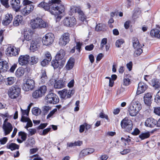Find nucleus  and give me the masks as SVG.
<instances>
[{
  "label": "nucleus",
  "mask_w": 160,
  "mask_h": 160,
  "mask_svg": "<svg viewBox=\"0 0 160 160\" xmlns=\"http://www.w3.org/2000/svg\"><path fill=\"white\" fill-rule=\"evenodd\" d=\"M38 6L54 16L56 22L59 21L62 17V15L65 13V6L60 0H51L48 2L43 1Z\"/></svg>",
  "instance_id": "nucleus-1"
},
{
  "label": "nucleus",
  "mask_w": 160,
  "mask_h": 160,
  "mask_svg": "<svg viewBox=\"0 0 160 160\" xmlns=\"http://www.w3.org/2000/svg\"><path fill=\"white\" fill-rule=\"evenodd\" d=\"M142 108L140 103L137 101L133 100L128 106V112L129 115L132 117L136 116Z\"/></svg>",
  "instance_id": "nucleus-2"
},
{
  "label": "nucleus",
  "mask_w": 160,
  "mask_h": 160,
  "mask_svg": "<svg viewBox=\"0 0 160 160\" xmlns=\"http://www.w3.org/2000/svg\"><path fill=\"white\" fill-rule=\"evenodd\" d=\"M32 2L28 0H23L22 2L23 7L19 10L21 14L26 16L30 13L33 10L34 6L31 4Z\"/></svg>",
  "instance_id": "nucleus-3"
},
{
  "label": "nucleus",
  "mask_w": 160,
  "mask_h": 160,
  "mask_svg": "<svg viewBox=\"0 0 160 160\" xmlns=\"http://www.w3.org/2000/svg\"><path fill=\"white\" fill-rule=\"evenodd\" d=\"M30 24L32 28L35 29L45 28L48 26V23L40 18H35L31 20Z\"/></svg>",
  "instance_id": "nucleus-4"
},
{
  "label": "nucleus",
  "mask_w": 160,
  "mask_h": 160,
  "mask_svg": "<svg viewBox=\"0 0 160 160\" xmlns=\"http://www.w3.org/2000/svg\"><path fill=\"white\" fill-rule=\"evenodd\" d=\"M35 82L34 80L31 78L24 80L22 86V89L25 92L32 90L35 87Z\"/></svg>",
  "instance_id": "nucleus-5"
},
{
  "label": "nucleus",
  "mask_w": 160,
  "mask_h": 160,
  "mask_svg": "<svg viewBox=\"0 0 160 160\" xmlns=\"http://www.w3.org/2000/svg\"><path fill=\"white\" fill-rule=\"evenodd\" d=\"M8 93L10 98L16 99L21 94V89L17 86H13L9 88Z\"/></svg>",
  "instance_id": "nucleus-6"
},
{
  "label": "nucleus",
  "mask_w": 160,
  "mask_h": 160,
  "mask_svg": "<svg viewBox=\"0 0 160 160\" xmlns=\"http://www.w3.org/2000/svg\"><path fill=\"white\" fill-rule=\"evenodd\" d=\"M50 83L53 85L54 88L57 89H61L65 87L66 81L64 79H55L52 78L50 80Z\"/></svg>",
  "instance_id": "nucleus-7"
},
{
  "label": "nucleus",
  "mask_w": 160,
  "mask_h": 160,
  "mask_svg": "<svg viewBox=\"0 0 160 160\" xmlns=\"http://www.w3.org/2000/svg\"><path fill=\"white\" fill-rule=\"evenodd\" d=\"M54 39V34L52 33H48L46 34L42 38V42L43 45L49 46L53 43Z\"/></svg>",
  "instance_id": "nucleus-8"
},
{
  "label": "nucleus",
  "mask_w": 160,
  "mask_h": 160,
  "mask_svg": "<svg viewBox=\"0 0 160 160\" xmlns=\"http://www.w3.org/2000/svg\"><path fill=\"white\" fill-rule=\"evenodd\" d=\"M133 46L135 49L134 51V56H138L142 52V50L141 48L142 47L139 43L138 39L136 38H133Z\"/></svg>",
  "instance_id": "nucleus-9"
},
{
  "label": "nucleus",
  "mask_w": 160,
  "mask_h": 160,
  "mask_svg": "<svg viewBox=\"0 0 160 160\" xmlns=\"http://www.w3.org/2000/svg\"><path fill=\"white\" fill-rule=\"evenodd\" d=\"M20 52V49L14 46H9L6 49L5 53L8 56L14 57L18 56Z\"/></svg>",
  "instance_id": "nucleus-10"
},
{
  "label": "nucleus",
  "mask_w": 160,
  "mask_h": 160,
  "mask_svg": "<svg viewBox=\"0 0 160 160\" xmlns=\"http://www.w3.org/2000/svg\"><path fill=\"white\" fill-rule=\"evenodd\" d=\"M45 99L48 103L55 104L59 102L58 96L55 93H50L48 94L45 97Z\"/></svg>",
  "instance_id": "nucleus-11"
},
{
  "label": "nucleus",
  "mask_w": 160,
  "mask_h": 160,
  "mask_svg": "<svg viewBox=\"0 0 160 160\" xmlns=\"http://www.w3.org/2000/svg\"><path fill=\"white\" fill-rule=\"evenodd\" d=\"M121 125L122 128L125 129L127 131L131 130L133 127L132 122L127 118H125L121 121Z\"/></svg>",
  "instance_id": "nucleus-12"
},
{
  "label": "nucleus",
  "mask_w": 160,
  "mask_h": 160,
  "mask_svg": "<svg viewBox=\"0 0 160 160\" xmlns=\"http://www.w3.org/2000/svg\"><path fill=\"white\" fill-rule=\"evenodd\" d=\"M62 24L67 27H72L76 24V20L73 17H67L63 20Z\"/></svg>",
  "instance_id": "nucleus-13"
},
{
  "label": "nucleus",
  "mask_w": 160,
  "mask_h": 160,
  "mask_svg": "<svg viewBox=\"0 0 160 160\" xmlns=\"http://www.w3.org/2000/svg\"><path fill=\"white\" fill-rule=\"evenodd\" d=\"M74 93V90H68L65 89L59 91L58 92L60 97L63 99L70 98Z\"/></svg>",
  "instance_id": "nucleus-14"
},
{
  "label": "nucleus",
  "mask_w": 160,
  "mask_h": 160,
  "mask_svg": "<svg viewBox=\"0 0 160 160\" xmlns=\"http://www.w3.org/2000/svg\"><path fill=\"white\" fill-rule=\"evenodd\" d=\"M70 41V35L68 33H65L61 36L59 40V44L61 46H65Z\"/></svg>",
  "instance_id": "nucleus-15"
},
{
  "label": "nucleus",
  "mask_w": 160,
  "mask_h": 160,
  "mask_svg": "<svg viewBox=\"0 0 160 160\" xmlns=\"http://www.w3.org/2000/svg\"><path fill=\"white\" fill-rule=\"evenodd\" d=\"M29 58V56L27 54L20 55L18 58V63L22 66L26 65L28 63Z\"/></svg>",
  "instance_id": "nucleus-16"
},
{
  "label": "nucleus",
  "mask_w": 160,
  "mask_h": 160,
  "mask_svg": "<svg viewBox=\"0 0 160 160\" xmlns=\"http://www.w3.org/2000/svg\"><path fill=\"white\" fill-rule=\"evenodd\" d=\"M10 4L14 11L16 12L19 11L21 7L20 0H11Z\"/></svg>",
  "instance_id": "nucleus-17"
},
{
  "label": "nucleus",
  "mask_w": 160,
  "mask_h": 160,
  "mask_svg": "<svg viewBox=\"0 0 160 160\" xmlns=\"http://www.w3.org/2000/svg\"><path fill=\"white\" fill-rule=\"evenodd\" d=\"M65 60H62L60 61L58 60L57 59H56L52 61V65L54 69L58 68L59 69H60L63 67L65 64Z\"/></svg>",
  "instance_id": "nucleus-18"
},
{
  "label": "nucleus",
  "mask_w": 160,
  "mask_h": 160,
  "mask_svg": "<svg viewBox=\"0 0 160 160\" xmlns=\"http://www.w3.org/2000/svg\"><path fill=\"white\" fill-rule=\"evenodd\" d=\"M40 40L39 39L33 40L30 47V50L33 52L38 50L40 46Z\"/></svg>",
  "instance_id": "nucleus-19"
},
{
  "label": "nucleus",
  "mask_w": 160,
  "mask_h": 160,
  "mask_svg": "<svg viewBox=\"0 0 160 160\" xmlns=\"http://www.w3.org/2000/svg\"><path fill=\"white\" fill-rule=\"evenodd\" d=\"M148 86L145 83L140 82L138 84L137 94L139 95L143 93L146 90Z\"/></svg>",
  "instance_id": "nucleus-20"
},
{
  "label": "nucleus",
  "mask_w": 160,
  "mask_h": 160,
  "mask_svg": "<svg viewBox=\"0 0 160 160\" xmlns=\"http://www.w3.org/2000/svg\"><path fill=\"white\" fill-rule=\"evenodd\" d=\"M153 93L152 92H147L144 94L143 99L145 103L149 105L151 103Z\"/></svg>",
  "instance_id": "nucleus-21"
},
{
  "label": "nucleus",
  "mask_w": 160,
  "mask_h": 160,
  "mask_svg": "<svg viewBox=\"0 0 160 160\" xmlns=\"http://www.w3.org/2000/svg\"><path fill=\"white\" fill-rule=\"evenodd\" d=\"M94 149L93 148H89L82 150L80 152L79 156L81 158L86 156L93 153Z\"/></svg>",
  "instance_id": "nucleus-22"
},
{
  "label": "nucleus",
  "mask_w": 160,
  "mask_h": 160,
  "mask_svg": "<svg viewBox=\"0 0 160 160\" xmlns=\"http://www.w3.org/2000/svg\"><path fill=\"white\" fill-rule=\"evenodd\" d=\"M157 121L152 118H149L147 119L145 122L146 126L149 127H153L156 125Z\"/></svg>",
  "instance_id": "nucleus-23"
},
{
  "label": "nucleus",
  "mask_w": 160,
  "mask_h": 160,
  "mask_svg": "<svg viewBox=\"0 0 160 160\" xmlns=\"http://www.w3.org/2000/svg\"><path fill=\"white\" fill-rule=\"evenodd\" d=\"M13 127L10 123H3V129L5 132V135H6L11 132L12 131Z\"/></svg>",
  "instance_id": "nucleus-24"
},
{
  "label": "nucleus",
  "mask_w": 160,
  "mask_h": 160,
  "mask_svg": "<svg viewBox=\"0 0 160 160\" xmlns=\"http://www.w3.org/2000/svg\"><path fill=\"white\" fill-rule=\"evenodd\" d=\"M12 19V15L11 14L7 13L5 15V18L3 19L2 23L4 25H8Z\"/></svg>",
  "instance_id": "nucleus-25"
},
{
  "label": "nucleus",
  "mask_w": 160,
  "mask_h": 160,
  "mask_svg": "<svg viewBox=\"0 0 160 160\" xmlns=\"http://www.w3.org/2000/svg\"><path fill=\"white\" fill-rule=\"evenodd\" d=\"M32 32L28 29H24V36L25 39L27 41L30 40L32 38Z\"/></svg>",
  "instance_id": "nucleus-26"
},
{
  "label": "nucleus",
  "mask_w": 160,
  "mask_h": 160,
  "mask_svg": "<svg viewBox=\"0 0 160 160\" xmlns=\"http://www.w3.org/2000/svg\"><path fill=\"white\" fill-rule=\"evenodd\" d=\"M23 18L21 15H17L14 18L13 22V25L15 27L19 26L22 24Z\"/></svg>",
  "instance_id": "nucleus-27"
},
{
  "label": "nucleus",
  "mask_w": 160,
  "mask_h": 160,
  "mask_svg": "<svg viewBox=\"0 0 160 160\" xmlns=\"http://www.w3.org/2000/svg\"><path fill=\"white\" fill-rule=\"evenodd\" d=\"M70 10L73 12H77L78 14V16L84 13L83 11L82 10L81 7L79 6H72L71 7Z\"/></svg>",
  "instance_id": "nucleus-28"
},
{
  "label": "nucleus",
  "mask_w": 160,
  "mask_h": 160,
  "mask_svg": "<svg viewBox=\"0 0 160 160\" xmlns=\"http://www.w3.org/2000/svg\"><path fill=\"white\" fill-rule=\"evenodd\" d=\"M8 68V64L6 61H1L0 62V72H5Z\"/></svg>",
  "instance_id": "nucleus-29"
},
{
  "label": "nucleus",
  "mask_w": 160,
  "mask_h": 160,
  "mask_svg": "<svg viewBox=\"0 0 160 160\" xmlns=\"http://www.w3.org/2000/svg\"><path fill=\"white\" fill-rule=\"evenodd\" d=\"M74 63V59L72 58H71L68 61L65 68L67 70H70L73 67Z\"/></svg>",
  "instance_id": "nucleus-30"
},
{
  "label": "nucleus",
  "mask_w": 160,
  "mask_h": 160,
  "mask_svg": "<svg viewBox=\"0 0 160 160\" xmlns=\"http://www.w3.org/2000/svg\"><path fill=\"white\" fill-rule=\"evenodd\" d=\"M65 55V51L63 49L60 50L56 56V59L60 61L62 60Z\"/></svg>",
  "instance_id": "nucleus-31"
},
{
  "label": "nucleus",
  "mask_w": 160,
  "mask_h": 160,
  "mask_svg": "<svg viewBox=\"0 0 160 160\" xmlns=\"http://www.w3.org/2000/svg\"><path fill=\"white\" fill-rule=\"evenodd\" d=\"M25 68L21 67L18 68L15 72V76L18 78H20L23 76L25 73Z\"/></svg>",
  "instance_id": "nucleus-32"
},
{
  "label": "nucleus",
  "mask_w": 160,
  "mask_h": 160,
  "mask_svg": "<svg viewBox=\"0 0 160 160\" xmlns=\"http://www.w3.org/2000/svg\"><path fill=\"white\" fill-rule=\"evenodd\" d=\"M150 35L153 37H156L160 38V30L156 28L152 30Z\"/></svg>",
  "instance_id": "nucleus-33"
},
{
  "label": "nucleus",
  "mask_w": 160,
  "mask_h": 160,
  "mask_svg": "<svg viewBox=\"0 0 160 160\" xmlns=\"http://www.w3.org/2000/svg\"><path fill=\"white\" fill-rule=\"evenodd\" d=\"M149 83L155 89H158L160 87V83L157 79H152Z\"/></svg>",
  "instance_id": "nucleus-34"
},
{
  "label": "nucleus",
  "mask_w": 160,
  "mask_h": 160,
  "mask_svg": "<svg viewBox=\"0 0 160 160\" xmlns=\"http://www.w3.org/2000/svg\"><path fill=\"white\" fill-rule=\"evenodd\" d=\"M40 77V81L42 83H44L47 82L48 80V77L46 75V72L44 70L42 71L41 75Z\"/></svg>",
  "instance_id": "nucleus-35"
},
{
  "label": "nucleus",
  "mask_w": 160,
  "mask_h": 160,
  "mask_svg": "<svg viewBox=\"0 0 160 160\" xmlns=\"http://www.w3.org/2000/svg\"><path fill=\"white\" fill-rule=\"evenodd\" d=\"M6 147L7 148L10 149L12 151L16 149H18L19 146L15 143H8Z\"/></svg>",
  "instance_id": "nucleus-36"
},
{
  "label": "nucleus",
  "mask_w": 160,
  "mask_h": 160,
  "mask_svg": "<svg viewBox=\"0 0 160 160\" xmlns=\"http://www.w3.org/2000/svg\"><path fill=\"white\" fill-rule=\"evenodd\" d=\"M32 112L33 114L35 116H38L41 113V109L38 107H35L32 109Z\"/></svg>",
  "instance_id": "nucleus-37"
},
{
  "label": "nucleus",
  "mask_w": 160,
  "mask_h": 160,
  "mask_svg": "<svg viewBox=\"0 0 160 160\" xmlns=\"http://www.w3.org/2000/svg\"><path fill=\"white\" fill-rule=\"evenodd\" d=\"M38 89L43 96L47 92V88L46 86L43 85L39 87Z\"/></svg>",
  "instance_id": "nucleus-38"
},
{
  "label": "nucleus",
  "mask_w": 160,
  "mask_h": 160,
  "mask_svg": "<svg viewBox=\"0 0 160 160\" xmlns=\"http://www.w3.org/2000/svg\"><path fill=\"white\" fill-rule=\"evenodd\" d=\"M150 136V132H143L140 134L139 137L142 140H144L149 138Z\"/></svg>",
  "instance_id": "nucleus-39"
},
{
  "label": "nucleus",
  "mask_w": 160,
  "mask_h": 160,
  "mask_svg": "<svg viewBox=\"0 0 160 160\" xmlns=\"http://www.w3.org/2000/svg\"><path fill=\"white\" fill-rule=\"evenodd\" d=\"M15 81V78L13 77H9L6 79V84L11 85H12Z\"/></svg>",
  "instance_id": "nucleus-40"
},
{
  "label": "nucleus",
  "mask_w": 160,
  "mask_h": 160,
  "mask_svg": "<svg viewBox=\"0 0 160 160\" xmlns=\"http://www.w3.org/2000/svg\"><path fill=\"white\" fill-rule=\"evenodd\" d=\"M35 141L34 138H31L28 139L25 143L26 146L27 147L32 146L34 144Z\"/></svg>",
  "instance_id": "nucleus-41"
},
{
  "label": "nucleus",
  "mask_w": 160,
  "mask_h": 160,
  "mask_svg": "<svg viewBox=\"0 0 160 160\" xmlns=\"http://www.w3.org/2000/svg\"><path fill=\"white\" fill-rule=\"evenodd\" d=\"M32 96L34 98H37L42 97L38 89L36 90L32 93Z\"/></svg>",
  "instance_id": "nucleus-42"
},
{
  "label": "nucleus",
  "mask_w": 160,
  "mask_h": 160,
  "mask_svg": "<svg viewBox=\"0 0 160 160\" xmlns=\"http://www.w3.org/2000/svg\"><path fill=\"white\" fill-rule=\"evenodd\" d=\"M44 55L45 58V59H46L48 61L50 62L52 59V56L50 53L48 51H46L44 53Z\"/></svg>",
  "instance_id": "nucleus-43"
},
{
  "label": "nucleus",
  "mask_w": 160,
  "mask_h": 160,
  "mask_svg": "<svg viewBox=\"0 0 160 160\" xmlns=\"http://www.w3.org/2000/svg\"><path fill=\"white\" fill-rule=\"evenodd\" d=\"M154 101L157 103H160V90L157 93L155 96Z\"/></svg>",
  "instance_id": "nucleus-44"
},
{
  "label": "nucleus",
  "mask_w": 160,
  "mask_h": 160,
  "mask_svg": "<svg viewBox=\"0 0 160 160\" xmlns=\"http://www.w3.org/2000/svg\"><path fill=\"white\" fill-rule=\"evenodd\" d=\"M124 42V40L122 39H120L117 40L115 43L116 47L118 48L120 47Z\"/></svg>",
  "instance_id": "nucleus-45"
},
{
  "label": "nucleus",
  "mask_w": 160,
  "mask_h": 160,
  "mask_svg": "<svg viewBox=\"0 0 160 160\" xmlns=\"http://www.w3.org/2000/svg\"><path fill=\"white\" fill-rule=\"evenodd\" d=\"M38 61V58L35 56H32L31 57L30 61L32 64H36Z\"/></svg>",
  "instance_id": "nucleus-46"
},
{
  "label": "nucleus",
  "mask_w": 160,
  "mask_h": 160,
  "mask_svg": "<svg viewBox=\"0 0 160 160\" xmlns=\"http://www.w3.org/2000/svg\"><path fill=\"white\" fill-rule=\"evenodd\" d=\"M57 111L56 108H54L51 111L47 117V118L48 119L52 117Z\"/></svg>",
  "instance_id": "nucleus-47"
},
{
  "label": "nucleus",
  "mask_w": 160,
  "mask_h": 160,
  "mask_svg": "<svg viewBox=\"0 0 160 160\" xmlns=\"http://www.w3.org/2000/svg\"><path fill=\"white\" fill-rule=\"evenodd\" d=\"M1 3L6 8H8L9 7L8 3L9 0H0Z\"/></svg>",
  "instance_id": "nucleus-48"
},
{
  "label": "nucleus",
  "mask_w": 160,
  "mask_h": 160,
  "mask_svg": "<svg viewBox=\"0 0 160 160\" xmlns=\"http://www.w3.org/2000/svg\"><path fill=\"white\" fill-rule=\"evenodd\" d=\"M19 135L21 137V138L22 141H25L27 135L26 134L23 132H19Z\"/></svg>",
  "instance_id": "nucleus-49"
},
{
  "label": "nucleus",
  "mask_w": 160,
  "mask_h": 160,
  "mask_svg": "<svg viewBox=\"0 0 160 160\" xmlns=\"http://www.w3.org/2000/svg\"><path fill=\"white\" fill-rule=\"evenodd\" d=\"M131 83L130 80L128 78H124L123 80V85L127 86L130 84Z\"/></svg>",
  "instance_id": "nucleus-50"
},
{
  "label": "nucleus",
  "mask_w": 160,
  "mask_h": 160,
  "mask_svg": "<svg viewBox=\"0 0 160 160\" xmlns=\"http://www.w3.org/2000/svg\"><path fill=\"white\" fill-rule=\"evenodd\" d=\"M153 112L156 114L160 116V107L154 108Z\"/></svg>",
  "instance_id": "nucleus-51"
},
{
  "label": "nucleus",
  "mask_w": 160,
  "mask_h": 160,
  "mask_svg": "<svg viewBox=\"0 0 160 160\" xmlns=\"http://www.w3.org/2000/svg\"><path fill=\"white\" fill-rule=\"evenodd\" d=\"M8 140L7 137H3L0 139V143L2 145H4L6 143Z\"/></svg>",
  "instance_id": "nucleus-52"
},
{
  "label": "nucleus",
  "mask_w": 160,
  "mask_h": 160,
  "mask_svg": "<svg viewBox=\"0 0 160 160\" xmlns=\"http://www.w3.org/2000/svg\"><path fill=\"white\" fill-rule=\"evenodd\" d=\"M82 45V43L80 42H76V45L75 47V49H76L79 52H80L81 47Z\"/></svg>",
  "instance_id": "nucleus-53"
},
{
  "label": "nucleus",
  "mask_w": 160,
  "mask_h": 160,
  "mask_svg": "<svg viewBox=\"0 0 160 160\" xmlns=\"http://www.w3.org/2000/svg\"><path fill=\"white\" fill-rule=\"evenodd\" d=\"M103 25L99 23L97 24L95 27V30L97 31L101 30L102 29Z\"/></svg>",
  "instance_id": "nucleus-54"
},
{
  "label": "nucleus",
  "mask_w": 160,
  "mask_h": 160,
  "mask_svg": "<svg viewBox=\"0 0 160 160\" xmlns=\"http://www.w3.org/2000/svg\"><path fill=\"white\" fill-rule=\"evenodd\" d=\"M50 61H48L46 59H44L41 62V64L42 66H45L47 65Z\"/></svg>",
  "instance_id": "nucleus-55"
},
{
  "label": "nucleus",
  "mask_w": 160,
  "mask_h": 160,
  "mask_svg": "<svg viewBox=\"0 0 160 160\" xmlns=\"http://www.w3.org/2000/svg\"><path fill=\"white\" fill-rule=\"evenodd\" d=\"M79 17V19L82 21H84V20L87 19V17L85 16L84 13L83 14H82L80 15Z\"/></svg>",
  "instance_id": "nucleus-56"
},
{
  "label": "nucleus",
  "mask_w": 160,
  "mask_h": 160,
  "mask_svg": "<svg viewBox=\"0 0 160 160\" xmlns=\"http://www.w3.org/2000/svg\"><path fill=\"white\" fill-rule=\"evenodd\" d=\"M51 109V107L48 106H44L42 108L43 110L45 112H48L49 110H50Z\"/></svg>",
  "instance_id": "nucleus-57"
},
{
  "label": "nucleus",
  "mask_w": 160,
  "mask_h": 160,
  "mask_svg": "<svg viewBox=\"0 0 160 160\" xmlns=\"http://www.w3.org/2000/svg\"><path fill=\"white\" fill-rule=\"evenodd\" d=\"M27 122V125L25 127V128L28 129V128L29 127H31L32 126V123L30 119H29Z\"/></svg>",
  "instance_id": "nucleus-58"
},
{
  "label": "nucleus",
  "mask_w": 160,
  "mask_h": 160,
  "mask_svg": "<svg viewBox=\"0 0 160 160\" xmlns=\"http://www.w3.org/2000/svg\"><path fill=\"white\" fill-rule=\"evenodd\" d=\"M94 47V46L92 44H91L89 45H88L85 47V48L86 50L88 51H91L92 50Z\"/></svg>",
  "instance_id": "nucleus-59"
},
{
  "label": "nucleus",
  "mask_w": 160,
  "mask_h": 160,
  "mask_svg": "<svg viewBox=\"0 0 160 160\" xmlns=\"http://www.w3.org/2000/svg\"><path fill=\"white\" fill-rule=\"evenodd\" d=\"M152 76L151 75H144V79L146 81L148 82H149Z\"/></svg>",
  "instance_id": "nucleus-60"
},
{
  "label": "nucleus",
  "mask_w": 160,
  "mask_h": 160,
  "mask_svg": "<svg viewBox=\"0 0 160 160\" xmlns=\"http://www.w3.org/2000/svg\"><path fill=\"white\" fill-rule=\"evenodd\" d=\"M99 117L102 118H105L107 120L108 119V116L104 114L103 112H101L99 114Z\"/></svg>",
  "instance_id": "nucleus-61"
},
{
  "label": "nucleus",
  "mask_w": 160,
  "mask_h": 160,
  "mask_svg": "<svg viewBox=\"0 0 160 160\" xmlns=\"http://www.w3.org/2000/svg\"><path fill=\"white\" fill-rule=\"evenodd\" d=\"M130 149H124L123 151L120 152L121 154L122 155H124L127 154L130 152Z\"/></svg>",
  "instance_id": "nucleus-62"
},
{
  "label": "nucleus",
  "mask_w": 160,
  "mask_h": 160,
  "mask_svg": "<svg viewBox=\"0 0 160 160\" xmlns=\"http://www.w3.org/2000/svg\"><path fill=\"white\" fill-rule=\"evenodd\" d=\"M108 158V156L106 155H101L99 159V160H106Z\"/></svg>",
  "instance_id": "nucleus-63"
},
{
  "label": "nucleus",
  "mask_w": 160,
  "mask_h": 160,
  "mask_svg": "<svg viewBox=\"0 0 160 160\" xmlns=\"http://www.w3.org/2000/svg\"><path fill=\"white\" fill-rule=\"evenodd\" d=\"M28 132H29V134L31 135H32L36 132V130L35 129L30 128L28 130Z\"/></svg>",
  "instance_id": "nucleus-64"
}]
</instances>
